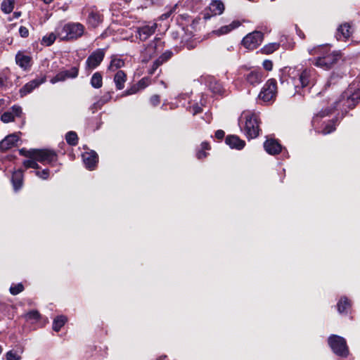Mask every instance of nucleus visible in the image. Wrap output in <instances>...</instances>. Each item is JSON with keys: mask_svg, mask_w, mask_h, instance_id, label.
<instances>
[{"mask_svg": "<svg viewBox=\"0 0 360 360\" xmlns=\"http://www.w3.org/2000/svg\"><path fill=\"white\" fill-rule=\"evenodd\" d=\"M335 130V127H333V126H326L323 129V134H330V132L333 131Z\"/></svg>", "mask_w": 360, "mask_h": 360, "instance_id": "3c124183", "label": "nucleus"}, {"mask_svg": "<svg viewBox=\"0 0 360 360\" xmlns=\"http://www.w3.org/2000/svg\"><path fill=\"white\" fill-rule=\"evenodd\" d=\"M67 321V318L65 316H58L56 317L53 322V330L58 332L61 328L65 325Z\"/></svg>", "mask_w": 360, "mask_h": 360, "instance_id": "c85d7f7f", "label": "nucleus"}, {"mask_svg": "<svg viewBox=\"0 0 360 360\" xmlns=\"http://www.w3.org/2000/svg\"><path fill=\"white\" fill-rule=\"evenodd\" d=\"M11 112H13V117H20L22 112V108L19 105H13L11 109Z\"/></svg>", "mask_w": 360, "mask_h": 360, "instance_id": "c03bdc74", "label": "nucleus"}, {"mask_svg": "<svg viewBox=\"0 0 360 360\" xmlns=\"http://www.w3.org/2000/svg\"><path fill=\"white\" fill-rule=\"evenodd\" d=\"M157 24L153 23L152 25H146L137 28V34L141 41H146L152 34H153L156 30Z\"/></svg>", "mask_w": 360, "mask_h": 360, "instance_id": "2eb2a0df", "label": "nucleus"}, {"mask_svg": "<svg viewBox=\"0 0 360 360\" xmlns=\"http://www.w3.org/2000/svg\"><path fill=\"white\" fill-rule=\"evenodd\" d=\"M206 155H207L206 153H205V152H204L203 150H200V151H198V153H197V158H198V159H202V158H205V157H206Z\"/></svg>", "mask_w": 360, "mask_h": 360, "instance_id": "5fc2aeb1", "label": "nucleus"}, {"mask_svg": "<svg viewBox=\"0 0 360 360\" xmlns=\"http://www.w3.org/2000/svg\"><path fill=\"white\" fill-rule=\"evenodd\" d=\"M65 140L71 146H76L78 143V137L75 131H69L66 134Z\"/></svg>", "mask_w": 360, "mask_h": 360, "instance_id": "473e14b6", "label": "nucleus"}, {"mask_svg": "<svg viewBox=\"0 0 360 360\" xmlns=\"http://www.w3.org/2000/svg\"><path fill=\"white\" fill-rule=\"evenodd\" d=\"M24 290V287L22 283H18L17 285H14L11 286L10 292L13 295H18L21 292Z\"/></svg>", "mask_w": 360, "mask_h": 360, "instance_id": "79ce46f5", "label": "nucleus"}, {"mask_svg": "<svg viewBox=\"0 0 360 360\" xmlns=\"http://www.w3.org/2000/svg\"><path fill=\"white\" fill-rule=\"evenodd\" d=\"M90 84L92 87L99 89L103 85V76L100 72H96L91 76Z\"/></svg>", "mask_w": 360, "mask_h": 360, "instance_id": "cd10ccee", "label": "nucleus"}, {"mask_svg": "<svg viewBox=\"0 0 360 360\" xmlns=\"http://www.w3.org/2000/svg\"><path fill=\"white\" fill-rule=\"evenodd\" d=\"M150 102L153 106H157L160 103V98L158 95H153L150 98Z\"/></svg>", "mask_w": 360, "mask_h": 360, "instance_id": "49530a36", "label": "nucleus"}, {"mask_svg": "<svg viewBox=\"0 0 360 360\" xmlns=\"http://www.w3.org/2000/svg\"><path fill=\"white\" fill-rule=\"evenodd\" d=\"M79 68L72 67L69 70H63L59 72L55 77L51 79V84H56L59 82H64L68 79H75L78 76Z\"/></svg>", "mask_w": 360, "mask_h": 360, "instance_id": "9b49d317", "label": "nucleus"}, {"mask_svg": "<svg viewBox=\"0 0 360 360\" xmlns=\"http://www.w3.org/2000/svg\"><path fill=\"white\" fill-rule=\"evenodd\" d=\"M139 82H141V84L139 85L140 89H144L146 86V84H145L143 79L139 81Z\"/></svg>", "mask_w": 360, "mask_h": 360, "instance_id": "13d9d810", "label": "nucleus"}, {"mask_svg": "<svg viewBox=\"0 0 360 360\" xmlns=\"http://www.w3.org/2000/svg\"><path fill=\"white\" fill-rule=\"evenodd\" d=\"M37 162L38 161L35 159L30 158L23 162V165L25 168H33L37 169L39 168Z\"/></svg>", "mask_w": 360, "mask_h": 360, "instance_id": "4c0bfd02", "label": "nucleus"}, {"mask_svg": "<svg viewBox=\"0 0 360 360\" xmlns=\"http://www.w3.org/2000/svg\"><path fill=\"white\" fill-rule=\"evenodd\" d=\"M224 131L223 130L219 129L215 132V137L218 139H221L224 138Z\"/></svg>", "mask_w": 360, "mask_h": 360, "instance_id": "603ef678", "label": "nucleus"}, {"mask_svg": "<svg viewBox=\"0 0 360 360\" xmlns=\"http://www.w3.org/2000/svg\"><path fill=\"white\" fill-rule=\"evenodd\" d=\"M279 46L280 44L278 43H270L262 49V52L265 54H271L278 49Z\"/></svg>", "mask_w": 360, "mask_h": 360, "instance_id": "2f4dec72", "label": "nucleus"}, {"mask_svg": "<svg viewBox=\"0 0 360 360\" xmlns=\"http://www.w3.org/2000/svg\"><path fill=\"white\" fill-rule=\"evenodd\" d=\"M21 155L37 160L38 162L46 165L52 164L57 161V154L49 149H30L22 148L19 151Z\"/></svg>", "mask_w": 360, "mask_h": 360, "instance_id": "7ed1b4c3", "label": "nucleus"}, {"mask_svg": "<svg viewBox=\"0 0 360 360\" xmlns=\"http://www.w3.org/2000/svg\"><path fill=\"white\" fill-rule=\"evenodd\" d=\"M14 118L15 117H13V112H11V111H7L2 114L1 117V120L3 122L8 123L13 121Z\"/></svg>", "mask_w": 360, "mask_h": 360, "instance_id": "a19ab883", "label": "nucleus"}, {"mask_svg": "<svg viewBox=\"0 0 360 360\" xmlns=\"http://www.w3.org/2000/svg\"><path fill=\"white\" fill-rule=\"evenodd\" d=\"M154 63H155V67H159L160 66L162 63H165V61L162 60V58H161V57L160 56L158 59H156Z\"/></svg>", "mask_w": 360, "mask_h": 360, "instance_id": "864d4df0", "label": "nucleus"}, {"mask_svg": "<svg viewBox=\"0 0 360 360\" xmlns=\"http://www.w3.org/2000/svg\"><path fill=\"white\" fill-rule=\"evenodd\" d=\"M350 302L346 297H342L338 302L337 307L339 313L342 314L344 312H347V309L350 307Z\"/></svg>", "mask_w": 360, "mask_h": 360, "instance_id": "c756f323", "label": "nucleus"}, {"mask_svg": "<svg viewBox=\"0 0 360 360\" xmlns=\"http://www.w3.org/2000/svg\"><path fill=\"white\" fill-rule=\"evenodd\" d=\"M172 53L171 51H166L162 53L160 57L162 60L166 62L172 57Z\"/></svg>", "mask_w": 360, "mask_h": 360, "instance_id": "8fccbe9b", "label": "nucleus"}, {"mask_svg": "<svg viewBox=\"0 0 360 360\" xmlns=\"http://www.w3.org/2000/svg\"><path fill=\"white\" fill-rule=\"evenodd\" d=\"M111 98L112 96L110 92L105 93L96 102L90 106L89 110H91L92 113H94L98 109H101L104 104L110 101Z\"/></svg>", "mask_w": 360, "mask_h": 360, "instance_id": "5701e85b", "label": "nucleus"}, {"mask_svg": "<svg viewBox=\"0 0 360 360\" xmlns=\"http://www.w3.org/2000/svg\"><path fill=\"white\" fill-rule=\"evenodd\" d=\"M2 352H3V348H2L1 345H0V354H1Z\"/></svg>", "mask_w": 360, "mask_h": 360, "instance_id": "052dcab7", "label": "nucleus"}, {"mask_svg": "<svg viewBox=\"0 0 360 360\" xmlns=\"http://www.w3.org/2000/svg\"><path fill=\"white\" fill-rule=\"evenodd\" d=\"M187 46H188V49H191L193 48V46H190V45H188V44Z\"/></svg>", "mask_w": 360, "mask_h": 360, "instance_id": "680f3d73", "label": "nucleus"}, {"mask_svg": "<svg viewBox=\"0 0 360 360\" xmlns=\"http://www.w3.org/2000/svg\"><path fill=\"white\" fill-rule=\"evenodd\" d=\"M105 49H97L87 58L85 62V69L91 71L100 65L105 56Z\"/></svg>", "mask_w": 360, "mask_h": 360, "instance_id": "6e6552de", "label": "nucleus"}, {"mask_svg": "<svg viewBox=\"0 0 360 360\" xmlns=\"http://www.w3.org/2000/svg\"><path fill=\"white\" fill-rule=\"evenodd\" d=\"M328 344L335 354L342 357H346L349 354L346 340L342 337L333 335L328 338Z\"/></svg>", "mask_w": 360, "mask_h": 360, "instance_id": "423d86ee", "label": "nucleus"}, {"mask_svg": "<svg viewBox=\"0 0 360 360\" xmlns=\"http://www.w3.org/2000/svg\"><path fill=\"white\" fill-rule=\"evenodd\" d=\"M240 25V23L239 21L235 20L228 25L221 27L219 29L214 30L213 32L218 36L226 34L232 31L233 30L238 27Z\"/></svg>", "mask_w": 360, "mask_h": 360, "instance_id": "a878e982", "label": "nucleus"}, {"mask_svg": "<svg viewBox=\"0 0 360 360\" xmlns=\"http://www.w3.org/2000/svg\"><path fill=\"white\" fill-rule=\"evenodd\" d=\"M309 53L311 55L318 56L314 62H313L314 65L326 70L333 68L341 58L340 51L332 50L327 45L314 47L309 50Z\"/></svg>", "mask_w": 360, "mask_h": 360, "instance_id": "f257e3e1", "label": "nucleus"}, {"mask_svg": "<svg viewBox=\"0 0 360 360\" xmlns=\"http://www.w3.org/2000/svg\"><path fill=\"white\" fill-rule=\"evenodd\" d=\"M360 99V91L352 93L351 90L345 91L338 101L335 103V108L342 106L344 108H352Z\"/></svg>", "mask_w": 360, "mask_h": 360, "instance_id": "0eeeda50", "label": "nucleus"}, {"mask_svg": "<svg viewBox=\"0 0 360 360\" xmlns=\"http://www.w3.org/2000/svg\"><path fill=\"white\" fill-rule=\"evenodd\" d=\"M103 15L98 11L91 10L88 15L87 23L91 27H97L103 22Z\"/></svg>", "mask_w": 360, "mask_h": 360, "instance_id": "6ab92c4d", "label": "nucleus"}, {"mask_svg": "<svg viewBox=\"0 0 360 360\" xmlns=\"http://www.w3.org/2000/svg\"><path fill=\"white\" fill-rule=\"evenodd\" d=\"M14 0H4L1 4V9L4 13H10L14 8Z\"/></svg>", "mask_w": 360, "mask_h": 360, "instance_id": "7c9ffc66", "label": "nucleus"}, {"mask_svg": "<svg viewBox=\"0 0 360 360\" xmlns=\"http://www.w3.org/2000/svg\"><path fill=\"white\" fill-rule=\"evenodd\" d=\"M2 84V81H1V79H0V84Z\"/></svg>", "mask_w": 360, "mask_h": 360, "instance_id": "e2e57ef3", "label": "nucleus"}, {"mask_svg": "<svg viewBox=\"0 0 360 360\" xmlns=\"http://www.w3.org/2000/svg\"><path fill=\"white\" fill-rule=\"evenodd\" d=\"M276 81L274 79H269L262 89L259 98L264 102H269L273 100L276 94Z\"/></svg>", "mask_w": 360, "mask_h": 360, "instance_id": "1a4fd4ad", "label": "nucleus"}, {"mask_svg": "<svg viewBox=\"0 0 360 360\" xmlns=\"http://www.w3.org/2000/svg\"><path fill=\"white\" fill-rule=\"evenodd\" d=\"M46 81V76L41 78H36L26 84H25L20 90L21 96H24L31 93L34 89L38 87L40 84H43Z\"/></svg>", "mask_w": 360, "mask_h": 360, "instance_id": "4468645a", "label": "nucleus"}, {"mask_svg": "<svg viewBox=\"0 0 360 360\" xmlns=\"http://www.w3.org/2000/svg\"><path fill=\"white\" fill-rule=\"evenodd\" d=\"M158 68V67H155V63H153V66L149 71V74L153 75Z\"/></svg>", "mask_w": 360, "mask_h": 360, "instance_id": "4d7b16f0", "label": "nucleus"}, {"mask_svg": "<svg viewBox=\"0 0 360 360\" xmlns=\"http://www.w3.org/2000/svg\"><path fill=\"white\" fill-rule=\"evenodd\" d=\"M264 148L266 152L271 155L278 154L281 150V145L274 139H267L264 143Z\"/></svg>", "mask_w": 360, "mask_h": 360, "instance_id": "f3484780", "label": "nucleus"}, {"mask_svg": "<svg viewBox=\"0 0 360 360\" xmlns=\"http://www.w3.org/2000/svg\"><path fill=\"white\" fill-rule=\"evenodd\" d=\"M124 65V62L122 59L117 58L115 56L112 57L110 63L108 66V70L115 72L119 68H121Z\"/></svg>", "mask_w": 360, "mask_h": 360, "instance_id": "bb28decb", "label": "nucleus"}, {"mask_svg": "<svg viewBox=\"0 0 360 360\" xmlns=\"http://www.w3.org/2000/svg\"><path fill=\"white\" fill-rule=\"evenodd\" d=\"M201 146L202 150H209L210 148L209 143L207 142H202Z\"/></svg>", "mask_w": 360, "mask_h": 360, "instance_id": "6e6d98bb", "label": "nucleus"}, {"mask_svg": "<svg viewBox=\"0 0 360 360\" xmlns=\"http://www.w3.org/2000/svg\"><path fill=\"white\" fill-rule=\"evenodd\" d=\"M224 11V5L219 0H212L207 10L204 12V19L209 20L212 16L221 15Z\"/></svg>", "mask_w": 360, "mask_h": 360, "instance_id": "f8f14e48", "label": "nucleus"}, {"mask_svg": "<svg viewBox=\"0 0 360 360\" xmlns=\"http://www.w3.org/2000/svg\"><path fill=\"white\" fill-rule=\"evenodd\" d=\"M245 120L243 131L248 139H252L257 137L259 134L258 117L255 114H245Z\"/></svg>", "mask_w": 360, "mask_h": 360, "instance_id": "39448f33", "label": "nucleus"}, {"mask_svg": "<svg viewBox=\"0 0 360 360\" xmlns=\"http://www.w3.org/2000/svg\"><path fill=\"white\" fill-rule=\"evenodd\" d=\"M264 34L262 32L255 31L247 34L243 39V45L250 50L257 48L263 41Z\"/></svg>", "mask_w": 360, "mask_h": 360, "instance_id": "9d476101", "label": "nucleus"}, {"mask_svg": "<svg viewBox=\"0 0 360 360\" xmlns=\"http://www.w3.org/2000/svg\"><path fill=\"white\" fill-rule=\"evenodd\" d=\"M177 8H178L177 4L170 8H167V11L165 13H164L163 14H162V15L160 16V19L166 20L168 18L171 17L174 13H176Z\"/></svg>", "mask_w": 360, "mask_h": 360, "instance_id": "f704fd0d", "label": "nucleus"}, {"mask_svg": "<svg viewBox=\"0 0 360 360\" xmlns=\"http://www.w3.org/2000/svg\"><path fill=\"white\" fill-rule=\"evenodd\" d=\"M84 32V27L79 22H71L65 25L59 33L62 39H77L82 37Z\"/></svg>", "mask_w": 360, "mask_h": 360, "instance_id": "20e7f679", "label": "nucleus"}, {"mask_svg": "<svg viewBox=\"0 0 360 360\" xmlns=\"http://www.w3.org/2000/svg\"><path fill=\"white\" fill-rule=\"evenodd\" d=\"M15 62L23 70H27L31 67L32 58L23 53L18 52L15 56Z\"/></svg>", "mask_w": 360, "mask_h": 360, "instance_id": "aec40b11", "label": "nucleus"}, {"mask_svg": "<svg viewBox=\"0 0 360 360\" xmlns=\"http://www.w3.org/2000/svg\"><path fill=\"white\" fill-rule=\"evenodd\" d=\"M351 33V26L348 23H344L338 27L336 38L339 41H346L350 37Z\"/></svg>", "mask_w": 360, "mask_h": 360, "instance_id": "412c9836", "label": "nucleus"}, {"mask_svg": "<svg viewBox=\"0 0 360 360\" xmlns=\"http://www.w3.org/2000/svg\"><path fill=\"white\" fill-rule=\"evenodd\" d=\"M11 181L15 191L21 188L23 182V172L19 169L15 171L12 174Z\"/></svg>", "mask_w": 360, "mask_h": 360, "instance_id": "b1692460", "label": "nucleus"}, {"mask_svg": "<svg viewBox=\"0 0 360 360\" xmlns=\"http://www.w3.org/2000/svg\"><path fill=\"white\" fill-rule=\"evenodd\" d=\"M25 316L27 321H31L32 322H36L40 319V314L39 311L36 310H32L27 313Z\"/></svg>", "mask_w": 360, "mask_h": 360, "instance_id": "c9c22d12", "label": "nucleus"}, {"mask_svg": "<svg viewBox=\"0 0 360 360\" xmlns=\"http://www.w3.org/2000/svg\"><path fill=\"white\" fill-rule=\"evenodd\" d=\"M83 162L86 167L90 170L94 169L98 162V155L97 153L91 150L90 152H86L82 154Z\"/></svg>", "mask_w": 360, "mask_h": 360, "instance_id": "a211bd4d", "label": "nucleus"}, {"mask_svg": "<svg viewBox=\"0 0 360 360\" xmlns=\"http://www.w3.org/2000/svg\"><path fill=\"white\" fill-rule=\"evenodd\" d=\"M6 360H21L22 357L16 352L9 350L6 353Z\"/></svg>", "mask_w": 360, "mask_h": 360, "instance_id": "ea45409f", "label": "nucleus"}, {"mask_svg": "<svg viewBox=\"0 0 360 360\" xmlns=\"http://www.w3.org/2000/svg\"><path fill=\"white\" fill-rule=\"evenodd\" d=\"M328 114V112L325 113V112H320V116L321 117H324V116H326Z\"/></svg>", "mask_w": 360, "mask_h": 360, "instance_id": "bf43d9fd", "label": "nucleus"}, {"mask_svg": "<svg viewBox=\"0 0 360 360\" xmlns=\"http://www.w3.org/2000/svg\"><path fill=\"white\" fill-rule=\"evenodd\" d=\"M18 141L19 136L15 133L6 136L0 141V151H6L15 146Z\"/></svg>", "mask_w": 360, "mask_h": 360, "instance_id": "dca6fc26", "label": "nucleus"}, {"mask_svg": "<svg viewBox=\"0 0 360 360\" xmlns=\"http://www.w3.org/2000/svg\"><path fill=\"white\" fill-rule=\"evenodd\" d=\"M210 89L215 94H221L223 90L221 84L217 82H210Z\"/></svg>", "mask_w": 360, "mask_h": 360, "instance_id": "58836bf2", "label": "nucleus"}, {"mask_svg": "<svg viewBox=\"0 0 360 360\" xmlns=\"http://www.w3.org/2000/svg\"><path fill=\"white\" fill-rule=\"evenodd\" d=\"M141 82H138V84L133 85L132 86H131L126 91H124L122 96H127L136 94L140 90L139 85H141Z\"/></svg>", "mask_w": 360, "mask_h": 360, "instance_id": "e433bc0d", "label": "nucleus"}, {"mask_svg": "<svg viewBox=\"0 0 360 360\" xmlns=\"http://www.w3.org/2000/svg\"><path fill=\"white\" fill-rule=\"evenodd\" d=\"M263 68L267 70L270 71L273 68V63L271 60H265L262 63Z\"/></svg>", "mask_w": 360, "mask_h": 360, "instance_id": "de8ad7c7", "label": "nucleus"}, {"mask_svg": "<svg viewBox=\"0 0 360 360\" xmlns=\"http://www.w3.org/2000/svg\"><path fill=\"white\" fill-rule=\"evenodd\" d=\"M33 172L36 176L42 179H47L49 176V170L47 169H44L42 171H34Z\"/></svg>", "mask_w": 360, "mask_h": 360, "instance_id": "37998d69", "label": "nucleus"}, {"mask_svg": "<svg viewBox=\"0 0 360 360\" xmlns=\"http://www.w3.org/2000/svg\"><path fill=\"white\" fill-rule=\"evenodd\" d=\"M202 111V108L198 105V103L194 104L193 106L190 107V112L193 115H196L200 113Z\"/></svg>", "mask_w": 360, "mask_h": 360, "instance_id": "a18cd8bd", "label": "nucleus"}, {"mask_svg": "<svg viewBox=\"0 0 360 360\" xmlns=\"http://www.w3.org/2000/svg\"><path fill=\"white\" fill-rule=\"evenodd\" d=\"M127 81V75L122 70H118L114 76V82L117 90H122L124 87Z\"/></svg>", "mask_w": 360, "mask_h": 360, "instance_id": "393cba45", "label": "nucleus"}, {"mask_svg": "<svg viewBox=\"0 0 360 360\" xmlns=\"http://www.w3.org/2000/svg\"><path fill=\"white\" fill-rule=\"evenodd\" d=\"M56 37L55 34L50 33L46 36H44L41 39V44L45 46H51L55 41Z\"/></svg>", "mask_w": 360, "mask_h": 360, "instance_id": "72a5a7b5", "label": "nucleus"}, {"mask_svg": "<svg viewBox=\"0 0 360 360\" xmlns=\"http://www.w3.org/2000/svg\"><path fill=\"white\" fill-rule=\"evenodd\" d=\"M284 73H287L292 78L295 86L300 84L302 87L314 85L316 79V70L314 68H306L301 72H297L292 68H285Z\"/></svg>", "mask_w": 360, "mask_h": 360, "instance_id": "f03ea898", "label": "nucleus"}, {"mask_svg": "<svg viewBox=\"0 0 360 360\" xmlns=\"http://www.w3.org/2000/svg\"><path fill=\"white\" fill-rule=\"evenodd\" d=\"M226 143L231 148L240 150L244 148L245 143L241 140L238 136L235 135H229L226 138Z\"/></svg>", "mask_w": 360, "mask_h": 360, "instance_id": "4be33fe9", "label": "nucleus"}, {"mask_svg": "<svg viewBox=\"0 0 360 360\" xmlns=\"http://www.w3.org/2000/svg\"><path fill=\"white\" fill-rule=\"evenodd\" d=\"M19 33L22 37H27L29 35L28 29L24 26H20L19 28Z\"/></svg>", "mask_w": 360, "mask_h": 360, "instance_id": "09e8293b", "label": "nucleus"}, {"mask_svg": "<svg viewBox=\"0 0 360 360\" xmlns=\"http://www.w3.org/2000/svg\"><path fill=\"white\" fill-rule=\"evenodd\" d=\"M263 72L259 69H254L245 75L246 82L252 86L260 84L264 79Z\"/></svg>", "mask_w": 360, "mask_h": 360, "instance_id": "ddd939ff", "label": "nucleus"}]
</instances>
